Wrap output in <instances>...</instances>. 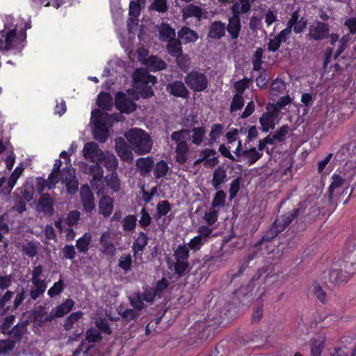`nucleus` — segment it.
<instances>
[{
	"instance_id": "f257e3e1",
	"label": "nucleus",
	"mask_w": 356,
	"mask_h": 356,
	"mask_svg": "<svg viewBox=\"0 0 356 356\" xmlns=\"http://www.w3.org/2000/svg\"><path fill=\"white\" fill-rule=\"evenodd\" d=\"M131 149L137 154H145L151 152L153 141L151 136L140 129H131L124 134Z\"/></svg>"
},
{
	"instance_id": "f03ea898",
	"label": "nucleus",
	"mask_w": 356,
	"mask_h": 356,
	"mask_svg": "<svg viewBox=\"0 0 356 356\" xmlns=\"http://www.w3.org/2000/svg\"><path fill=\"white\" fill-rule=\"evenodd\" d=\"M133 81L143 98L147 99L154 95L152 86L156 83V79L150 75L146 69H137L133 74Z\"/></svg>"
},
{
	"instance_id": "7ed1b4c3",
	"label": "nucleus",
	"mask_w": 356,
	"mask_h": 356,
	"mask_svg": "<svg viewBox=\"0 0 356 356\" xmlns=\"http://www.w3.org/2000/svg\"><path fill=\"white\" fill-rule=\"evenodd\" d=\"M110 120L108 115L96 109L91 113V120L94 124V138L100 143H105L108 138L106 123Z\"/></svg>"
},
{
	"instance_id": "20e7f679",
	"label": "nucleus",
	"mask_w": 356,
	"mask_h": 356,
	"mask_svg": "<svg viewBox=\"0 0 356 356\" xmlns=\"http://www.w3.org/2000/svg\"><path fill=\"white\" fill-rule=\"evenodd\" d=\"M186 85L195 92H202L208 87L207 76L198 71H191L184 78Z\"/></svg>"
},
{
	"instance_id": "39448f33",
	"label": "nucleus",
	"mask_w": 356,
	"mask_h": 356,
	"mask_svg": "<svg viewBox=\"0 0 356 356\" xmlns=\"http://www.w3.org/2000/svg\"><path fill=\"white\" fill-rule=\"evenodd\" d=\"M241 147V141L238 140V146L234 151V154L238 158L241 159V161L247 160L248 165L255 163L263 155V153L257 151L255 147H251L245 150H242Z\"/></svg>"
},
{
	"instance_id": "423d86ee",
	"label": "nucleus",
	"mask_w": 356,
	"mask_h": 356,
	"mask_svg": "<svg viewBox=\"0 0 356 356\" xmlns=\"http://www.w3.org/2000/svg\"><path fill=\"white\" fill-rule=\"evenodd\" d=\"M82 152L83 157L92 163H97L103 161L104 152L95 142L86 143Z\"/></svg>"
},
{
	"instance_id": "0eeeda50",
	"label": "nucleus",
	"mask_w": 356,
	"mask_h": 356,
	"mask_svg": "<svg viewBox=\"0 0 356 356\" xmlns=\"http://www.w3.org/2000/svg\"><path fill=\"white\" fill-rule=\"evenodd\" d=\"M330 26L320 21L314 22L309 27L308 35L314 40H321L329 35Z\"/></svg>"
},
{
	"instance_id": "6e6552de",
	"label": "nucleus",
	"mask_w": 356,
	"mask_h": 356,
	"mask_svg": "<svg viewBox=\"0 0 356 356\" xmlns=\"http://www.w3.org/2000/svg\"><path fill=\"white\" fill-rule=\"evenodd\" d=\"M115 149L121 160L129 163H132L134 160L132 151L124 138L122 137L115 138Z\"/></svg>"
},
{
	"instance_id": "1a4fd4ad",
	"label": "nucleus",
	"mask_w": 356,
	"mask_h": 356,
	"mask_svg": "<svg viewBox=\"0 0 356 356\" xmlns=\"http://www.w3.org/2000/svg\"><path fill=\"white\" fill-rule=\"evenodd\" d=\"M116 108L122 113H130L136 109V104L126 94L119 92L115 99Z\"/></svg>"
},
{
	"instance_id": "9d476101",
	"label": "nucleus",
	"mask_w": 356,
	"mask_h": 356,
	"mask_svg": "<svg viewBox=\"0 0 356 356\" xmlns=\"http://www.w3.org/2000/svg\"><path fill=\"white\" fill-rule=\"evenodd\" d=\"M80 196L84 211L90 212L95 208L94 195L88 185L81 187Z\"/></svg>"
},
{
	"instance_id": "9b49d317",
	"label": "nucleus",
	"mask_w": 356,
	"mask_h": 356,
	"mask_svg": "<svg viewBox=\"0 0 356 356\" xmlns=\"http://www.w3.org/2000/svg\"><path fill=\"white\" fill-rule=\"evenodd\" d=\"M279 115V111L275 108L272 111H269L262 115L259 118V122L262 126L264 131H268L275 127V122Z\"/></svg>"
},
{
	"instance_id": "f8f14e48",
	"label": "nucleus",
	"mask_w": 356,
	"mask_h": 356,
	"mask_svg": "<svg viewBox=\"0 0 356 356\" xmlns=\"http://www.w3.org/2000/svg\"><path fill=\"white\" fill-rule=\"evenodd\" d=\"M241 19L236 17H230L228 19L227 25L225 24V31H227L230 39L234 42L235 44L241 31Z\"/></svg>"
},
{
	"instance_id": "ddd939ff",
	"label": "nucleus",
	"mask_w": 356,
	"mask_h": 356,
	"mask_svg": "<svg viewBox=\"0 0 356 356\" xmlns=\"http://www.w3.org/2000/svg\"><path fill=\"white\" fill-rule=\"evenodd\" d=\"M95 165H90L88 168V172L92 175V179L90 180V184L92 188L97 191V194H100L102 192L101 188H99V181H100L103 177V170L99 163H95Z\"/></svg>"
},
{
	"instance_id": "4468645a",
	"label": "nucleus",
	"mask_w": 356,
	"mask_h": 356,
	"mask_svg": "<svg viewBox=\"0 0 356 356\" xmlns=\"http://www.w3.org/2000/svg\"><path fill=\"white\" fill-rule=\"evenodd\" d=\"M38 209L47 216H51L54 213V200L49 194L44 193L40 196Z\"/></svg>"
},
{
	"instance_id": "2eb2a0df",
	"label": "nucleus",
	"mask_w": 356,
	"mask_h": 356,
	"mask_svg": "<svg viewBox=\"0 0 356 356\" xmlns=\"http://www.w3.org/2000/svg\"><path fill=\"white\" fill-rule=\"evenodd\" d=\"M166 90L173 96L181 98L188 97L189 94V92L184 83L178 81L168 83L166 86Z\"/></svg>"
},
{
	"instance_id": "dca6fc26",
	"label": "nucleus",
	"mask_w": 356,
	"mask_h": 356,
	"mask_svg": "<svg viewBox=\"0 0 356 356\" xmlns=\"http://www.w3.org/2000/svg\"><path fill=\"white\" fill-rule=\"evenodd\" d=\"M225 35V23L215 21L211 24L208 31V38L219 40Z\"/></svg>"
},
{
	"instance_id": "f3484780",
	"label": "nucleus",
	"mask_w": 356,
	"mask_h": 356,
	"mask_svg": "<svg viewBox=\"0 0 356 356\" xmlns=\"http://www.w3.org/2000/svg\"><path fill=\"white\" fill-rule=\"evenodd\" d=\"M251 8L250 0H238L230 7L232 17L240 18V15L248 13Z\"/></svg>"
},
{
	"instance_id": "a211bd4d",
	"label": "nucleus",
	"mask_w": 356,
	"mask_h": 356,
	"mask_svg": "<svg viewBox=\"0 0 356 356\" xmlns=\"http://www.w3.org/2000/svg\"><path fill=\"white\" fill-rule=\"evenodd\" d=\"M62 165V161L60 159L55 161V163L51 173L49 175L47 180L44 181V186L49 189L54 188L56 184L59 181L60 168Z\"/></svg>"
},
{
	"instance_id": "6ab92c4d",
	"label": "nucleus",
	"mask_w": 356,
	"mask_h": 356,
	"mask_svg": "<svg viewBox=\"0 0 356 356\" xmlns=\"http://www.w3.org/2000/svg\"><path fill=\"white\" fill-rule=\"evenodd\" d=\"M74 302L72 299H67L63 303L51 310V318L62 317L68 314L72 309Z\"/></svg>"
},
{
	"instance_id": "aec40b11",
	"label": "nucleus",
	"mask_w": 356,
	"mask_h": 356,
	"mask_svg": "<svg viewBox=\"0 0 356 356\" xmlns=\"http://www.w3.org/2000/svg\"><path fill=\"white\" fill-rule=\"evenodd\" d=\"M47 287V283L31 282L28 302L31 303V301L36 300L38 298L41 297L45 292Z\"/></svg>"
},
{
	"instance_id": "412c9836",
	"label": "nucleus",
	"mask_w": 356,
	"mask_h": 356,
	"mask_svg": "<svg viewBox=\"0 0 356 356\" xmlns=\"http://www.w3.org/2000/svg\"><path fill=\"white\" fill-rule=\"evenodd\" d=\"M51 311L47 313L42 306H38L33 311V321L39 325H42L47 322H50L54 320L51 318Z\"/></svg>"
},
{
	"instance_id": "4be33fe9",
	"label": "nucleus",
	"mask_w": 356,
	"mask_h": 356,
	"mask_svg": "<svg viewBox=\"0 0 356 356\" xmlns=\"http://www.w3.org/2000/svg\"><path fill=\"white\" fill-rule=\"evenodd\" d=\"M158 32L160 40L163 42H168L170 40L175 39L176 33L175 30L172 29L170 24L162 22L158 26Z\"/></svg>"
},
{
	"instance_id": "5701e85b",
	"label": "nucleus",
	"mask_w": 356,
	"mask_h": 356,
	"mask_svg": "<svg viewBox=\"0 0 356 356\" xmlns=\"http://www.w3.org/2000/svg\"><path fill=\"white\" fill-rule=\"evenodd\" d=\"M175 161L179 164H184L188 159L189 148L186 142L175 143Z\"/></svg>"
},
{
	"instance_id": "b1692460",
	"label": "nucleus",
	"mask_w": 356,
	"mask_h": 356,
	"mask_svg": "<svg viewBox=\"0 0 356 356\" xmlns=\"http://www.w3.org/2000/svg\"><path fill=\"white\" fill-rule=\"evenodd\" d=\"M261 242H258L249 252L247 257L244 259L243 264H241L240 269L237 273L233 275L232 278L237 277L243 273V272L248 267L250 262L253 260L258 254V252L260 250L259 245H261Z\"/></svg>"
},
{
	"instance_id": "393cba45",
	"label": "nucleus",
	"mask_w": 356,
	"mask_h": 356,
	"mask_svg": "<svg viewBox=\"0 0 356 356\" xmlns=\"http://www.w3.org/2000/svg\"><path fill=\"white\" fill-rule=\"evenodd\" d=\"M113 210V200L109 196H103L99 202V213L108 217Z\"/></svg>"
},
{
	"instance_id": "a878e982",
	"label": "nucleus",
	"mask_w": 356,
	"mask_h": 356,
	"mask_svg": "<svg viewBox=\"0 0 356 356\" xmlns=\"http://www.w3.org/2000/svg\"><path fill=\"white\" fill-rule=\"evenodd\" d=\"M284 230V226L280 225V220L276 219L271 227L267 230L259 242L270 241L275 238L277 234Z\"/></svg>"
},
{
	"instance_id": "bb28decb",
	"label": "nucleus",
	"mask_w": 356,
	"mask_h": 356,
	"mask_svg": "<svg viewBox=\"0 0 356 356\" xmlns=\"http://www.w3.org/2000/svg\"><path fill=\"white\" fill-rule=\"evenodd\" d=\"M111 235L110 232H104L100 237L99 243L103 248L102 252L112 255L115 253L116 249L113 243L110 240Z\"/></svg>"
},
{
	"instance_id": "cd10ccee",
	"label": "nucleus",
	"mask_w": 356,
	"mask_h": 356,
	"mask_svg": "<svg viewBox=\"0 0 356 356\" xmlns=\"http://www.w3.org/2000/svg\"><path fill=\"white\" fill-rule=\"evenodd\" d=\"M28 321H22L10 329L7 334L16 341H20L27 331Z\"/></svg>"
},
{
	"instance_id": "c85d7f7f",
	"label": "nucleus",
	"mask_w": 356,
	"mask_h": 356,
	"mask_svg": "<svg viewBox=\"0 0 356 356\" xmlns=\"http://www.w3.org/2000/svg\"><path fill=\"white\" fill-rule=\"evenodd\" d=\"M178 38L184 43L195 42L198 38L197 33L187 26H183L177 33Z\"/></svg>"
},
{
	"instance_id": "c756f323",
	"label": "nucleus",
	"mask_w": 356,
	"mask_h": 356,
	"mask_svg": "<svg viewBox=\"0 0 356 356\" xmlns=\"http://www.w3.org/2000/svg\"><path fill=\"white\" fill-rule=\"evenodd\" d=\"M227 173L225 170L222 167H218L213 172L211 180V184L213 188L216 190H218L221 184L225 181Z\"/></svg>"
},
{
	"instance_id": "7c9ffc66",
	"label": "nucleus",
	"mask_w": 356,
	"mask_h": 356,
	"mask_svg": "<svg viewBox=\"0 0 356 356\" xmlns=\"http://www.w3.org/2000/svg\"><path fill=\"white\" fill-rule=\"evenodd\" d=\"M136 165L140 170V174L145 175L151 171L154 165V161L151 157H141L136 160Z\"/></svg>"
},
{
	"instance_id": "2f4dec72",
	"label": "nucleus",
	"mask_w": 356,
	"mask_h": 356,
	"mask_svg": "<svg viewBox=\"0 0 356 356\" xmlns=\"http://www.w3.org/2000/svg\"><path fill=\"white\" fill-rule=\"evenodd\" d=\"M145 65L152 71L162 70L166 68L167 64L161 58L151 56L145 60Z\"/></svg>"
},
{
	"instance_id": "473e14b6",
	"label": "nucleus",
	"mask_w": 356,
	"mask_h": 356,
	"mask_svg": "<svg viewBox=\"0 0 356 356\" xmlns=\"http://www.w3.org/2000/svg\"><path fill=\"white\" fill-rule=\"evenodd\" d=\"M40 247V243L30 241L22 245L21 250L29 257H34L38 254Z\"/></svg>"
},
{
	"instance_id": "72a5a7b5",
	"label": "nucleus",
	"mask_w": 356,
	"mask_h": 356,
	"mask_svg": "<svg viewBox=\"0 0 356 356\" xmlns=\"http://www.w3.org/2000/svg\"><path fill=\"white\" fill-rule=\"evenodd\" d=\"M102 161H104V165L106 169L113 172H115V171L118 166V161L113 154L109 152L104 153Z\"/></svg>"
},
{
	"instance_id": "f704fd0d",
	"label": "nucleus",
	"mask_w": 356,
	"mask_h": 356,
	"mask_svg": "<svg viewBox=\"0 0 356 356\" xmlns=\"http://www.w3.org/2000/svg\"><path fill=\"white\" fill-rule=\"evenodd\" d=\"M97 105L104 110L108 111L113 106V98L107 92H102L98 95Z\"/></svg>"
},
{
	"instance_id": "c9c22d12",
	"label": "nucleus",
	"mask_w": 356,
	"mask_h": 356,
	"mask_svg": "<svg viewBox=\"0 0 356 356\" xmlns=\"http://www.w3.org/2000/svg\"><path fill=\"white\" fill-rule=\"evenodd\" d=\"M55 226L57 229H58L60 232H65V240L66 241H72L75 238L76 232L72 228V227H68L65 229V225L63 224V221L59 218L58 220L55 221Z\"/></svg>"
},
{
	"instance_id": "e433bc0d",
	"label": "nucleus",
	"mask_w": 356,
	"mask_h": 356,
	"mask_svg": "<svg viewBox=\"0 0 356 356\" xmlns=\"http://www.w3.org/2000/svg\"><path fill=\"white\" fill-rule=\"evenodd\" d=\"M182 13L183 17L185 19L195 17L200 19L202 15V11L201 8L193 4H190L183 8Z\"/></svg>"
},
{
	"instance_id": "4c0bfd02",
	"label": "nucleus",
	"mask_w": 356,
	"mask_h": 356,
	"mask_svg": "<svg viewBox=\"0 0 356 356\" xmlns=\"http://www.w3.org/2000/svg\"><path fill=\"white\" fill-rule=\"evenodd\" d=\"M92 241V236L90 233L86 232L83 236L79 238L76 242V247L80 252H86Z\"/></svg>"
},
{
	"instance_id": "58836bf2",
	"label": "nucleus",
	"mask_w": 356,
	"mask_h": 356,
	"mask_svg": "<svg viewBox=\"0 0 356 356\" xmlns=\"http://www.w3.org/2000/svg\"><path fill=\"white\" fill-rule=\"evenodd\" d=\"M16 38L15 30H11L7 33L5 40H0V49L9 50L13 47V43Z\"/></svg>"
},
{
	"instance_id": "ea45409f",
	"label": "nucleus",
	"mask_w": 356,
	"mask_h": 356,
	"mask_svg": "<svg viewBox=\"0 0 356 356\" xmlns=\"http://www.w3.org/2000/svg\"><path fill=\"white\" fill-rule=\"evenodd\" d=\"M166 48L168 52L174 57L180 56L182 53L181 42L175 38L168 42Z\"/></svg>"
},
{
	"instance_id": "a19ab883",
	"label": "nucleus",
	"mask_w": 356,
	"mask_h": 356,
	"mask_svg": "<svg viewBox=\"0 0 356 356\" xmlns=\"http://www.w3.org/2000/svg\"><path fill=\"white\" fill-rule=\"evenodd\" d=\"M104 180L107 186L113 192H118L120 190L121 184L116 172L106 176Z\"/></svg>"
},
{
	"instance_id": "79ce46f5",
	"label": "nucleus",
	"mask_w": 356,
	"mask_h": 356,
	"mask_svg": "<svg viewBox=\"0 0 356 356\" xmlns=\"http://www.w3.org/2000/svg\"><path fill=\"white\" fill-rule=\"evenodd\" d=\"M148 238L147 235L141 232L139 233L138 237L133 243L132 249L135 254L138 252H143L147 244Z\"/></svg>"
},
{
	"instance_id": "37998d69",
	"label": "nucleus",
	"mask_w": 356,
	"mask_h": 356,
	"mask_svg": "<svg viewBox=\"0 0 356 356\" xmlns=\"http://www.w3.org/2000/svg\"><path fill=\"white\" fill-rule=\"evenodd\" d=\"M169 170L170 168L168 163L165 161L161 160L156 163L154 168V175L156 179H161L167 175Z\"/></svg>"
},
{
	"instance_id": "c03bdc74",
	"label": "nucleus",
	"mask_w": 356,
	"mask_h": 356,
	"mask_svg": "<svg viewBox=\"0 0 356 356\" xmlns=\"http://www.w3.org/2000/svg\"><path fill=\"white\" fill-rule=\"evenodd\" d=\"M236 298L243 303L246 304L251 301L253 292L248 287H241L236 291Z\"/></svg>"
},
{
	"instance_id": "a18cd8bd",
	"label": "nucleus",
	"mask_w": 356,
	"mask_h": 356,
	"mask_svg": "<svg viewBox=\"0 0 356 356\" xmlns=\"http://www.w3.org/2000/svg\"><path fill=\"white\" fill-rule=\"evenodd\" d=\"M332 181L331 184L329 186L328 188V193H329V200L330 201H332L333 197H334V191L335 189L339 188L341 187L344 184V179H342L339 175H334L332 177Z\"/></svg>"
},
{
	"instance_id": "49530a36",
	"label": "nucleus",
	"mask_w": 356,
	"mask_h": 356,
	"mask_svg": "<svg viewBox=\"0 0 356 356\" xmlns=\"http://www.w3.org/2000/svg\"><path fill=\"white\" fill-rule=\"evenodd\" d=\"M191 131L188 129H183L180 131H174L171 134L170 138L175 143L186 142L190 138Z\"/></svg>"
},
{
	"instance_id": "de8ad7c7",
	"label": "nucleus",
	"mask_w": 356,
	"mask_h": 356,
	"mask_svg": "<svg viewBox=\"0 0 356 356\" xmlns=\"http://www.w3.org/2000/svg\"><path fill=\"white\" fill-rule=\"evenodd\" d=\"M299 211V208L294 209L292 211L283 215L280 219L278 218L280 225L284 226V229L298 216Z\"/></svg>"
},
{
	"instance_id": "09e8293b",
	"label": "nucleus",
	"mask_w": 356,
	"mask_h": 356,
	"mask_svg": "<svg viewBox=\"0 0 356 356\" xmlns=\"http://www.w3.org/2000/svg\"><path fill=\"white\" fill-rule=\"evenodd\" d=\"M18 191L22 195V198L26 202H30L33 198L34 195V188L32 185L26 184H24L21 188H18Z\"/></svg>"
},
{
	"instance_id": "8fccbe9b",
	"label": "nucleus",
	"mask_w": 356,
	"mask_h": 356,
	"mask_svg": "<svg viewBox=\"0 0 356 356\" xmlns=\"http://www.w3.org/2000/svg\"><path fill=\"white\" fill-rule=\"evenodd\" d=\"M171 209V206L167 200L159 202L156 206V213L154 218L157 220L162 216H165Z\"/></svg>"
},
{
	"instance_id": "3c124183",
	"label": "nucleus",
	"mask_w": 356,
	"mask_h": 356,
	"mask_svg": "<svg viewBox=\"0 0 356 356\" xmlns=\"http://www.w3.org/2000/svg\"><path fill=\"white\" fill-rule=\"evenodd\" d=\"M132 257L130 254H122L118 260V266L127 272L131 270Z\"/></svg>"
},
{
	"instance_id": "603ef678",
	"label": "nucleus",
	"mask_w": 356,
	"mask_h": 356,
	"mask_svg": "<svg viewBox=\"0 0 356 356\" xmlns=\"http://www.w3.org/2000/svg\"><path fill=\"white\" fill-rule=\"evenodd\" d=\"M137 218L134 215H128L122 220V225L124 231H133L136 226Z\"/></svg>"
},
{
	"instance_id": "864d4df0",
	"label": "nucleus",
	"mask_w": 356,
	"mask_h": 356,
	"mask_svg": "<svg viewBox=\"0 0 356 356\" xmlns=\"http://www.w3.org/2000/svg\"><path fill=\"white\" fill-rule=\"evenodd\" d=\"M31 275V282L47 283L43 275V268L41 265L33 268Z\"/></svg>"
},
{
	"instance_id": "5fc2aeb1",
	"label": "nucleus",
	"mask_w": 356,
	"mask_h": 356,
	"mask_svg": "<svg viewBox=\"0 0 356 356\" xmlns=\"http://www.w3.org/2000/svg\"><path fill=\"white\" fill-rule=\"evenodd\" d=\"M82 316L83 313L81 312H76L71 314L65 321V330H70L73 327L74 323L78 321Z\"/></svg>"
},
{
	"instance_id": "6e6d98bb",
	"label": "nucleus",
	"mask_w": 356,
	"mask_h": 356,
	"mask_svg": "<svg viewBox=\"0 0 356 356\" xmlns=\"http://www.w3.org/2000/svg\"><path fill=\"white\" fill-rule=\"evenodd\" d=\"M286 89L285 83L281 79H275L271 84L270 92L273 96H277L282 94Z\"/></svg>"
},
{
	"instance_id": "4d7b16f0",
	"label": "nucleus",
	"mask_w": 356,
	"mask_h": 356,
	"mask_svg": "<svg viewBox=\"0 0 356 356\" xmlns=\"http://www.w3.org/2000/svg\"><path fill=\"white\" fill-rule=\"evenodd\" d=\"M75 177V170L71 168H65L59 173V181L63 184H66Z\"/></svg>"
},
{
	"instance_id": "13d9d810",
	"label": "nucleus",
	"mask_w": 356,
	"mask_h": 356,
	"mask_svg": "<svg viewBox=\"0 0 356 356\" xmlns=\"http://www.w3.org/2000/svg\"><path fill=\"white\" fill-rule=\"evenodd\" d=\"M80 212L78 211H71L68 213L63 224L67 225L68 227H73L76 225L80 220Z\"/></svg>"
},
{
	"instance_id": "bf43d9fd",
	"label": "nucleus",
	"mask_w": 356,
	"mask_h": 356,
	"mask_svg": "<svg viewBox=\"0 0 356 356\" xmlns=\"http://www.w3.org/2000/svg\"><path fill=\"white\" fill-rule=\"evenodd\" d=\"M244 105V99L240 94H235L232 98L230 104V112L234 113L236 111L241 110Z\"/></svg>"
},
{
	"instance_id": "052dcab7",
	"label": "nucleus",
	"mask_w": 356,
	"mask_h": 356,
	"mask_svg": "<svg viewBox=\"0 0 356 356\" xmlns=\"http://www.w3.org/2000/svg\"><path fill=\"white\" fill-rule=\"evenodd\" d=\"M263 53L264 51L262 48L259 47L257 49L252 56V62L253 65V70L255 71H259L261 70Z\"/></svg>"
},
{
	"instance_id": "680f3d73",
	"label": "nucleus",
	"mask_w": 356,
	"mask_h": 356,
	"mask_svg": "<svg viewBox=\"0 0 356 356\" xmlns=\"http://www.w3.org/2000/svg\"><path fill=\"white\" fill-rule=\"evenodd\" d=\"M188 269V263L187 261L176 260L174 265V270L179 277L184 276Z\"/></svg>"
},
{
	"instance_id": "e2e57ef3",
	"label": "nucleus",
	"mask_w": 356,
	"mask_h": 356,
	"mask_svg": "<svg viewBox=\"0 0 356 356\" xmlns=\"http://www.w3.org/2000/svg\"><path fill=\"white\" fill-rule=\"evenodd\" d=\"M189 250L186 245H179L175 252L176 260L187 261L188 259Z\"/></svg>"
},
{
	"instance_id": "0e129e2a",
	"label": "nucleus",
	"mask_w": 356,
	"mask_h": 356,
	"mask_svg": "<svg viewBox=\"0 0 356 356\" xmlns=\"http://www.w3.org/2000/svg\"><path fill=\"white\" fill-rule=\"evenodd\" d=\"M86 340L90 343L99 342L102 340V337L98 330L91 328L86 332Z\"/></svg>"
},
{
	"instance_id": "69168bd1",
	"label": "nucleus",
	"mask_w": 356,
	"mask_h": 356,
	"mask_svg": "<svg viewBox=\"0 0 356 356\" xmlns=\"http://www.w3.org/2000/svg\"><path fill=\"white\" fill-rule=\"evenodd\" d=\"M193 132V143L200 145L202 142L203 137L205 135V130L202 127H194L192 130Z\"/></svg>"
},
{
	"instance_id": "338daca9",
	"label": "nucleus",
	"mask_w": 356,
	"mask_h": 356,
	"mask_svg": "<svg viewBox=\"0 0 356 356\" xmlns=\"http://www.w3.org/2000/svg\"><path fill=\"white\" fill-rule=\"evenodd\" d=\"M63 289L64 283L62 279H60L58 282L54 283L53 286H51L48 290L47 293L51 298H53L56 296L59 295L63 291Z\"/></svg>"
},
{
	"instance_id": "774afa93",
	"label": "nucleus",
	"mask_w": 356,
	"mask_h": 356,
	"mask_svg": "<svg viewBox=\"0 0 356 356\" xmlns=\"http://www.w3.org/2000/svg\"><path fill=\"white\" fill-rule=\"evenodd\" d=\"M225 197L226 194L223 191H217L211 203L212 207L214 209L218 207H223L225 205Z\"/></svg>"
}]
</instances>
